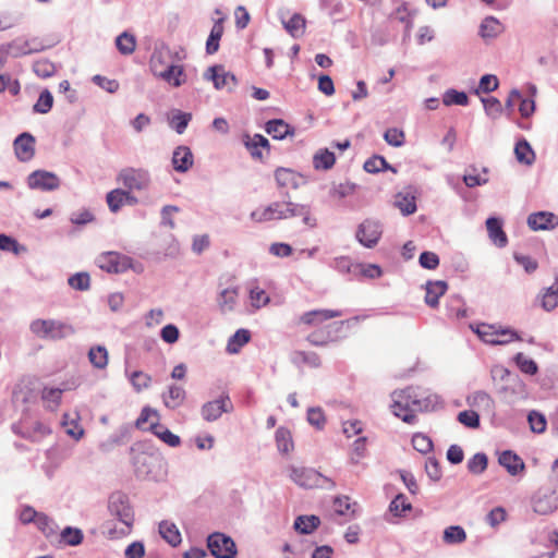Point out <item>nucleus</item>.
<instances>
[{
    "label": "nucleus",
    "instance_id": "nucleus-1",
    "mask_svg": "<svg viewBox=\"0 0 558 558\" xmlns=\"http://www.w3.org/2000/svg\"><path fill=\"white\" fill-rule=\"evenodd\" d=\"M184 58L183 50L172 51L165 44L157 45L149 58V69L157 78L172 87H180L187 81L184 66L179 63Z\"/></svg>",
    "mask_w": 558,
    "mask_h": 558
},
{
    "label": "nucleus",
    "instance_id": "nucleus-2",
    "mask_svg": "<svg viewBox=\"0 0 558 558\" xmlns=\"http://www.w3.org/2000/svg\"><path fill=\"white\" fill-rule=\"evenodd\" d=\"M391 398L392 413L409 424L414 423L416 412L434 410L440 403L437 395L427 393L414 387L393 391Z\"/></svg>",
    "mask_w": 558,
    "mask_h": 558
},
{
    "label": "nucleus",
    "instance_id": "nucleus-3",
    "mask_svg": "<svg viewBox=\"0 0 558 558\" xmlns=\"http://www.w3.org/2000/svg\"><path fill=\"white\" fill-rule=\"evenodd\" d=\"M108 510L113 518L123 524V527L118 531L112 526V523L108 521L102 525V533L112 538L128 534L134 522V512L128 496L120 492L111 494Z\"/></svg>",
    "mask_w": 558,
    "mask_h": 558
},
{
    "label": "nucleus",
    "instance_id": "nucleus-4",
    "mask_svg": "<svg viewBox=\"0 0 558 558\" xmlns=\"http://www.w3.org/2000/svg\"><path fill=\"white\" fill-rule=\"evenodd\" d=\"M29 329L36 337L46 340L65 339L75 332L72 325L57 319H35Z\"/></svg>",
    "mask_w": 558,
    "mask_h": 558
},
{
    "label": "nucleus",
    "instance_id": "nucleus-5",
    "mask_svg": "<svg viewBox=\"0 0 558 558\" xmlns=\"http://www.w3.org/2000/svg\"><path fill=\"white\" fill-rule=\"evenodd\" d=\"M472 330L478 338L487 344L505 345L512 341H520V335L510 327H502L501 325L480 324Z\"/></svg>",
    "mask_w": 558,
    "mask_h": 558
},
{
    "label": "nucleus",
    "instance_id": "nucleus-6",
    "mask_svg": "<svg viewBox=\"0 0 558 558\" xmlns=\"http://www.w3.org/2000/svg\"><path fill=\"white\" fill-rule=\"evenodd\" d=\"M290 478L303 488H326L332 489L336 484L314 469L303 466H291Z\"/></svg>",
    "mask_w": 558,
    "mask_h": 558
},
{
    "label": "nucleus",
    "instance_id": "nucleus-7",
    "mask_svg": "<svg viewBox=\"0 0 558 558\" xmlns=\"http://www.w3.org/2000/svg\"><path fill=\"white\" fill-rule=\"evenodd\" d=\"M163 459L157 454L141 452L134 457L135 473L140 478L158 481L163 475Z\"/></svg>",
    "mask_w": 558,
    "mask_h": 558
},
{
    "label": "nucleus",
    "instance_id": "nucleus-8",
    "mask_svg": "<svg viewBox=\"0 0 558 558\" xmlns=\"http://www.w3.org/2000/svg\"><path fill=\"white\" fill-rule=\"evenodd\" d=\"M117 181L121 183L126 191H147L151 184V178L148 170L143 168H124L118 175Z\"/></svg>",
    "mask_w": 558,
    "mask_h": 558
},
{
    "label": "nucleus",
    "instance_id": "nucleus-9",
    "mask_svg": "<svg viewBox=\"0 0 558 558\" xmlns=\"http://www.w3.org/2000/svg\"><path fill=\"white\" fill-rule=\"evenodd\" d=\"M207 547L216 558H235L238 550L234 541L223 533L215 532L207 538Z\"/></svg>",
    "mask_w": 558,
    "mask_h": 558
},
{
    "label": "nucleus",
    "instance_id": "nucleus-10",
    "mask_svg": "<svg viewBox=\"0 0 558 558\" xmlns=\"http://www.w3.org/2000/svg\"><path fill=\"white\" fill-rule=\"evenodd\" d=\"M205 81L213 82L217 90L232 92L238 85V78L231 72L226 71L221 64L209 66L203 74Z\"/></svg>",
    "mask_w": 558,
    "mask_h": 558
},
{
    "label": "nucleus",
    "instance_id": "nucleus-11",
    "mask_svg": "<svg viewBox=\"0 0 558 558\" xmlns=\"http://www.w3.org/2000/svg\"><path fill=\"white\" fill-rule=\"evenodd\" d=\"M383 233V228L379 221L373 219L364 220L356 230V240L365 247H374Z\"/></svg>",
    "mask_w": 558,
    "mask_h": 558
},
{
    "label": "nucleus",
    "instance_id": "nucleus-12",
    "mask_svg": "<svg viewBox=\"0 0 558 558\" xmlns=\"http://www.w3.org/2000/svg\"><path fill=\"white\" fill-rule=\"evenodd\" d=\"M27 185L32 190L54 191L60 186V179L53 172L35 170L27 177Z\"/></svg>",
    "mask_w": 558,
    "mask_h": 558
},
{
    "label": "nucleus",
    "instance_id": "nucleus-13",
    "mask_svg": "<svg viewBox=\"0 0 558 558\" xmlns=\"http://www.w3.org/2000/svg\"><path fill=\"white\" fill-rule=\"evenodd\" d=\"M233 410V404L229 396L223 395L219 399L208 401L203 404L201 413L205 421L214 422L218 420L222 413H230Z\"/></svg>",
    "mask_w": 558,
    "mask_h": 558
},
{
    "label": "nucleus",
    "instance_id": "nucleus-14",
    "mask_svg": "<svg viewBox=\"0 0 558 558\" xmlns=\"http://www.w3.org/2000/svg\"><path fill=\"white\" fill-rule=\"evenodd\" d=\"M498 392L504 401L509 404H513L526 397L525 384L518 375L515 377H511L510 381L505 385H500Z\"/></svg>",
    "mask_w": 558,
    "mask_h": 558
},
{
    "label": "nucleus",
    "instance_id": "nucleus-15",
    "mask_svg": "<svg viewBox=\"0 0 558 558\" xmlns=\"http://www.w3.org/2000/svg\"><path fill=\"white\" fill-rule=\"evenodd\" d=\"M97 265L107 272H122L128 268V258L116 252H107L97 258Z\"/></svg>",
    "mask_w": 558,
    "mask_h": 558
},
{
    "label": "nucleus",
    "instance_id": "nucleus-16",
    "mask_svg": "<svg viewBox=\"0 0 558 558\" xmlns=\"http://www.w3.org/2000/svg\"><path fill=\"white\" fill-rule=\"evenodd\" d=\"M283 219L302 217L303 223L310 228L316 227V218L311 214V207L304 204L284 202Z\"/></svg>",
    "mask_w": 558,
    "mask_h": 558
},
{
    "label": "nucleus",
    "instance_id": "nucleus-17",
    "mask_svg": "<svg viewBox=\"0 0 558 558\" xmlns=\"http://www.w3.org/2000/svg\"><path fill=\"white\" fill-rule=\"evenodd\" d=\"M527 226L534 231L553 230L558 226V216L549 211L533 213L527 217Z\"/></svg>",
    "mask_w": 558,
    "mask_h": 558
},
{
    "label": "nucleus",
    "instance_id": "nucleus-18",
    "mask_svg": "<svg viewBox=\"0 0 558 558\" xmlns=\"http://www.w3.org/2000/svg\"><path fill=\"white\" fill-rule=\"evenodd\" d=\"M14 150L21 161H28L35 154V138L29 133H22L14 141Z\"/></svg>",
    "mask_w": 558,
    "mask_h": 558
},
{
    "label": "nucleus",
    "instance_id": "nucleus-19",
    "mask_svg": "<svg viewBox=\"0 0 558 558\" xmlns=\"http://www.w3.org/2000/svg\"><path fill=\"white\" fill-rule=\"evenodd\" d=\"M275 179L280 187L296 190L305 183L304 178L288 168H278L275 172Z\"/></svg>",
    "mask_w": 558,
    "mask_h": 558
},
{
    "label": "nucleus",
    "instance_id": "nucleus-20",
    "mask_svg": "<svg viewBox=\"0 0 558 558\" xmlns=\"http://www.w3.org/2000/svg\"><path fill=\"white\" fill-rule=\"evenodd\" d=\"M498 462L512 476L518 475L525 468L523 460L517 453H514L510 450H506V451L501 452L498 458Z\"/></svg>",
    "mask_w": 558,
    "mask_h": 558
},
{
    "label": "nucleus",
    "instance_id": "nucleus-21",
    "mask_svg": "<svg viewBox=\"0 0 558 558\" xmlns=\"http://www.w3.org/2000/svg\"><path fill=\"white\" fill-rule=\"evenodd\" d=\"M172 165L175 171L186 172L193 166V154L187 146H178L172 154Z\"/></svg>",
    "mask_w": 558,
    "mask_h": 558
},
{
    "label": "nucleus",
    "instance_id": "nucleus-22",
    "mask_svg": "<svg viewBox=\"0 0 558 558\" xmlns=\"http://www.w3.org/2000/svg\"><path fill=\"white\" fill-rule=\"evenodd\" d=\"M486 229L492 242L498 247H505L508 243L506 233L502 230V222L496 217L486 220Z\"/></svg>",
    "mask_w": 558,
    "mask_h": 558
},
{
    "label": "nucleus",
    "instance_id": "nucleus-23",
    "mask_svg": "<svg viewBox=\"0 0 558 558\" xmlns=\"http://www.w3.org/2000/svg\"><path fill=\"white\" fill-rule=\"evenodd\" d=\"M186 393L183 387L179 385H170L161 396L163 404L170 410L178 409L185 400Z\"/></svg>",
    "mask_w": 558,
    "mask_h": 558
},
{
    "label": "nucleus",
    "instance_id": "nucleus-24",
    "mask_svg": "<svg viewBox=\"0 0 558 558\" xmlns=\"http://www.w3.org/2000/svg\"><path fill=\"white\" fill-rule=\"evenodd\" d=\"M448 284L444 280L428 281L426 283L425 302L430 307H436L439 303V298L447 291Z\"/></svg>",
    "mask_w": 558,
    "mask_h": 558
},
{
    "label": "nucleus",
    "instance_id": "nucleus-25",
    "mask_svg": "<svg viewBox=\"0 0 558 558\" xmlns=\"http://www.w3.org/2000/svg\"><path fill=\"white\" fill-rule=\"evenodd\" d=\"M533 510L538 514H548L557 508L556 498L553 494L538 493L532 500Z\"/></svg>",
    "mask_w": 558,
    "mask_h": 558
},
{
    "label": "nucleus",
    "instance_id": "nucleus-26",
    "mask_svg": "<svg viewBox=\"0 0 558 558\" xmlns=\"http://www.w3.org/2000/svg\"><path fill=\"white\" fill-rule=\"evenodd\" d=\"M340 311H332V310H315L307 313H304L300 322L306 325H317L320 324L327 319L335 318L341 316Z\"/></svg>",
    "mask_w": 558,
    "mask_h": 558
},
{
    "label": "nucleus",
    "instance_id": "nucleus-27",
    "mask_svg": "<svg viewBox=\"0 0 558 558\" xmlns=\"http://www.w3.org/2000/svg\"><path fill=\"white\" fill-rule=\"evenodd\" d=\"M265 130L274 140H283L287 136L294 134V129L281 119L268 121Z\"/></svg>",
    "mask_w": 558,
    "mask_h": 558
},
{
    "label": "nucleus",
    "instance_id": "nucleus-28",
    "mask_svg": "<svg viewBox=\"0 0 558 558\" xmlns=\"http://www.w3.org/2000/svg\"><path fill=\"white\" fill-rule=\"evenodd\" d=\"M159 533L161 537L171 546L175 547L181 543V533L178 526L170 521H161L159 523Z\"/></svg>",
    "mask_w": 558,
    "mask_h": 558
},
{
    "label": "nucleus",
    "instance_id": "nucleus-29",
    "mask_svg": "<svg viewBox=\"0 0 558 558\" xmlns=\"http://www.w3.org/2000/svg\"><path fill=\"white\" fill-rule=\"evenodd\" d=\"M148 429L170 447H178L181 444V439L178 435H174L158 422H151Z\"/></svg>",
    "mask_w": 558,
    "mask_h": 558
},
{
    "label": "nucleus",
    "instance_id": "nucleus-30",
    "mask_svg": "<svg viewBox=\"0 0 558 558\" xmlns=\"http://www.w3.org/2000/svg\"><path fill=\"white\" fill-rule=\"evenodd\" d=\"M336 162V156L327 148L318 149L313 156V167L316 170H329Z\"/></svg>",
    "mask_w": 558,
    "mask_h": 558
},
{
    "label": "nucleus",
    "instance_id": "nucleus-31",
    "mask_svg": "<svg viewBox=\"0 0 558 558\" xmlns=\"http://www.w3.org/2000/svg\"><path fill=\"white\" fill-rule=\"evenodd\" d=\"M320 524V519L317 515H299L294 520L293 527L300 534H311Z\"/></svg>",
    "mask_w": 558,
    "mask_h": 558
},
{
    "label": "nucleus",
    "instance_id": "nucleus-32",
    "mask_svg": "<svg viewBox=\"0 0 558 558\" xmlns=\"http://www.w3.org/2000/svg\"><path fill=\"white\" fill-rule=\"evenodd\" d=\"M282 24L292 37L299 38L305 32L306 21L300 13H294L288 21L282 20Z\"/></svg>",
    "mask_w": 558,
    "mask_h": 558
},
{
    "label": "nucleus",
    "instance_id": "nucleus-33",
    "mask_svg": "<svg viewBox=\"0 0 558 558\" xmlns=\"http://www.w3.org/2000/svg\"><path fill=\"white\" fill-rule=\"evenodd\" d=\"M236 298H238V289H235V288L223 289L217 298V303H218L219 310L222 313L233 311V308L236 304Z\"/></svg>",
    "mask_w": 558,
    "mask_h": 558
},
{
    "label": "nucleus",
    "instance_id": "nucleus-34",
    "mask_svg": "<svg viewBox=\"0 0 558 558\" xmlns=\"http://www.w3.org/2000/svg\"><path fill=\"white\" fill-rule=\"evenodd\" d=\"M78 421V414H75L74 416L70 414H64L62 420V426L64 428V432L70 437L74 438L75 440H80L84 436V429L83 427L77 423Z\"/></svg>",
    "mask_w": 558,
    "mask_h": 558
},
{
    "label": "nucleus",
    "instance_id": "nucleus-35",
    "mask_svg": "<svg viewBox=\"0 0 558 558\" xmlns=\"http://www.w3.org/2000/svg\"><path fill=\"white\" fill-rule=\"evenodd\" d=\"M395 206L404 216L412 215L416 211L415 197L410 193H398L395 198Z\"/></svg>",
    "mask_w": 558,
    "mask_h": 558
},
{
    "label": "nucleus",
    "instance_id": "nucleus-36",
    "mask_svg": "<svg viewBox=\"0 0 558 558\" xmlns=\"http://www.w3.org/2000/svg\"><path fill=\"white\" fill-rule=\"evenodd\" d=\"M514 155L520 163L531 166L535 160V154L525 140H521L515 144Z\"/></svg>",
    "mask_w": 558,
    "mask_h": 558
},
{
    "label": "nucleus",
    "instance_id": "nucleus-37",
    "mask_svg": "<svg viewBox=\"0 0 558 558\" xmlns=\"http://www.w3.org/2000/svg\"><path fill=\"white\" fill-rule=\"evenodd\" d=\"M501 24L493 16L484 19L480 25V35L484 39L495 38L501 33Z\"/></svg>",
    "mask_w": 558,
    "mask_h": 558
},
{
    "label": "nucleus",
    "instance_id": "nucleus-38",
    "mask_svg": "<svg viewBox=\"0 0 558 558\" xmlns=\"http://www.w3.org/2000/svg\"><path fill=\"white\" fill-rule=\"evenodd\" d=\"M88 360L90 364L98 368L104 369L108 365V351L104 345H94L88 351Z\"/></svg>",
    "mask_w": 558,
    "mask_h": 558
},
{
    "label": "nucleus",
    "instance_id": "nucleus-39",
    "mask_svg": "<svg viewBox=\"0 0 558 558\" xmlns=\"http://www.w3.org/2000/svg\"><path fill=\"white\" fill-rule=\"evenodd\" d=\"M35 525L47 538L54 537L59 529L58 524L43 512L37 517Z\"/></svg>",
    "mask_w": 558,
    "mask_h": 558
},
{
    "label": "nucleus",
    "instance_id": "nucleus-40",
    "mask_svg": "<svg viewBox=\"0 0 558 558\" xmlns=\"http://www.w3.org/2000/svg\"><path fill=\"white\" fill-rule=\"evenodd\" d=\"M126 197H129V191L126 190L116 189L110 191L106 196L109 209L112 213L119 211L121 207L125 204Z\"/></svg>",
    "mask_w": 558,
    "mask_h": 558
},
{
    "label": "nucleus",
    "instance_id": "nucleus-41",
    "mask_svg": "<svg viewBox=\"0 0 558 558\" xmlns=\"http://www.w3.org/2000/svg\"><path fill=\"white\" fill-rule=\"evenodd\" d=\"M250 341V332L245 329H239L230 337L227 343V352L234 354Z\"/></svg>",
    "mask_w": 558,
    "mask_h": 558
},
{
    "label": "nucleus",
    "instance_id": "nucleus-42",
    "mask_svg": "<svg viewBox=\"0 0 558 558\" xmlns=\"http://www.w3.org/2000/svg\"><path fill=\"white\" fill-rule=\"evenodd\" d=\"M116 46L120 53L129 56L135 50L136 39L134 35L123 32L116 38Z\"/></svg>",
    "mask_w": 558,
    "mask_h": 558
},
{
    "label": "nucleus",
    "instance_id": "nucleus-43",
    "mask_svg": "<svg viewBox=\"0 0 558 558\" xmlns=\"http://www.w3.org/2000/svg\"><path fill=\"white\" fill-rule=\"evenodd\" d=\"M466 539V533L460 525H451L445 529L442 541L446 544H462Z\"/></svg>",
    "mask_w": 558,
    "mask_h": 558
},
{
    "label": "nucleus",
    "instance_id": "nucleus-44",
    "mask_svg": "<svg viewBox=\"0 0 558 558\" xmlns=\"http://www.w3.org/2000/svg\"><path fill=\"white\" fill-rule=\"evenodd\" d=\"M223 33V26L221 24V21H218L214 24L209 37L206 41V51L209 54H213L218 51L219 49V40Z\"/></svg>",
    "mask_w": 558,
    "mask_h": 558
},
{
    "label": "nucleus",
    "instance_id": "nucleus-45",
    "mask_svg": "<svg viewBox=\"0 0 558 558\" xmlns=\"http://www.w3.org/2000/svg\"><path fill=\"white\" fill-rule=\"evenodd\" d=\"M542 299V307L550 312L558 305V281L547 288L545 292L541 296Z\"/></svg>",
    "mask_w": 558,
    "mask_h": 558
},
{
    "label": "nucleus",
    "instance_id": "nucleus-46",
    "mask_svg": "<svg viewBox=\"0 0 558 558\" xmlns=\"http://www.w3.org/2000/svg\"><path fill=\"white\" fill-rule=\"evenodd\" d=\"M277 448L282 453H289L293 449V441L290 432L287 428L279 427L276 430Z\"/></svg>",
    "mask_w": 558,
    "mask_h": 558
},
{
    "label": "nucleus",
    "instance_id": "nucleus-47",
    "mask_svg": "<svg viewBox=\"0 0 558 558\" xmlns=\"http://www.w3.org/2000/svg\"><path fill=\"white\" fill-rule=\"evenodd\" d=\"M2 53L13 58L26 56V38L19 37L12 40L5 46V48L2 47Z\"/></svg>",
    "mask_w": 558,
    "mask_h": 558
},
{
    "label": "nucleus",
    "instance_id": "nucleus-48",
    "mask_svg": "<svg viewBox=\"0 0 558 558\" xmlns=\"http://www.w3.org/2000/svg\"><path fill=\"white\" fill-rule=\"evenodd\" d=\"M191 119V113H185L177 110L170 118L169 124L173 130L177 131L178 134H183Z\"/></svg>",
    "mask_w": 558,
    "mask_h": 558
},
{
    "label": "nucleus",
    "instance_id": "nucleus-49",
    "mask_svg": "<svg viewBox=\"0 0 558 558\" xmlns=\"http://www.w3.org/2000/svg\"><path fill=\"white\" fill-rule=\"evenodd\" d=\"M442 102L446 106H466L469 104V97L464 92H459L451 88L445 92L442 96Z\"/></svg>",
    "mask_w": 558,
    "mask_h": 558
},
{
    "label": "nucleus",
    "instance_id": "nucleus-50",
    "mask_svg": "<svg viewBox=\"0 0 558 558\" xmlns=\"http://www.w3.org/2000/svg\"><path fill=\"white\" fill-rule=\"evenodd\" d=\"M63 390L60 388H44L41 398L46 407L50 410H56L61 401Z\"/></svg>",
    "mask_w": 558,
    "mask_h": 558
},
{
    "label": "nucleus",
    "instance_id": "nucleus-51",
    "mask_svg": "<svg viewBox=\"0 0 558 558\" xmlns=\"http://www.w3.org/2000/svg\"><path fill=\"white\" fill-rule=\"evenodd\" d=\"M61 539L70 545L77 546L83 542V532L77 527L66 526L60 533Z\"/></svg>",
    "mask_w": 558,
    "mask_h": 558
},
{
    "label": "nucleus",
    "instance_id": "nucleus-52",
    "mask_svg": "<svg viewBox=\"0 0 558 558\" xmlns=\"http://www.w3.org/2000/svg\"><path fill=\"white\" fill-rule=\"evenodd\" d=\"M52 105L53 96L48 89H45L40 93L36 104L33 107V110L34 112L45 114L51 110Z\"/></svg>",
    "mask_w": 558,
    "mask_h": 558
},
{
    "label": "nucleus",
    "instance_id": "nucleus-53",
    "mask_svg": "<svg viewBox=\"0 0 558 558\" xmlns=\"http://www.w3.org/2000/svg\"><path fill=\"white\" fill-rule=\"evenodd\" d=\"M34 73L41 78H48L56 73V65L47 59H40L33 64Z\"/></svg>",
    "mask_w": 558,
    "mask_h": 558
},
{
    "label": "nucleus",
    "instance_id": "nucleus-54",
    "mask_svg": "<svg viewBox=\"0 0 558 558\" xmlns=\"http://www.w3.org/2000/svg\"><path fill=\"white\" fill-rule=\"evenodd\" d=\"M468 402L472 407L483 408V409H492L494 401L492 397L485 391H475L471 396L468 397Z\"/></svg>",
    "mask_w": 558,
    "mask_h": 558
},
{
    "label": "nucleus",
    "instance_id": "nucleus-55",
    "mask_svg": "<svg viewBox=\"0 0 558 558\" xmlns=\"http://www.w3.org/2000/svg\"><path fill=\"white\" fill-rule=\"evenodd\" d=\"M129 378L131 385L137 392L148 388L151 383V377L142 371H134L130 374Z\"/></svg>",
    "mask_w": 558,
    "mask_h": 558
},
{
    "label": "nucleus",
    "instance_id": "nucleus-56",
    "mask_svg": "<svg viewBox=\"0 0 558 558\" xmlns=\"http://www.w3.org/2000/svg\"><path fill=\"white\" fill-rule=\"evenodd\" d=\"M488 459L485 453H475L468 461V470L473 474H482L487 468Z\"/></svg>",
    "mask_w": 558,
    "mask_h": 558
},
{
    "label": "nucleus",
    "instance_id": "nucleus-57",
    "mask_svg": "<svg viewBox=\"0 0 558 558\" xmlns=\"http://www.w3.org/2000/svg\"><path fill=\"white\" fill-rule=\"evenodd\" d=\"M364 170L369 173H377L383 170L391 169L386 159L381 156H373L368 158L363 166Z\"/></svg>",
    "mask_w": 558,
    "mask_h": 558
},
{
    "label": "nucleus",
    "instance_id": "nucleus-58",
    "mask_svg": "<svg viewBox=\"0 0 558 558\" xmlns=\"http://www.w3.org/2000/svg\"><path fill=\"white\" fill-rule=\"evenodd\" d=\"M245 145L254 158H260L262 153L259 150V147H268L269 143L265 136H263L260 134H255L252 138H250L245 143Z\"/></svg>",
    "mask_w": 558,
    "mask_h": 558
},
{
    "label": "nucleus",
    "instance_id": "nucleus-59",
    "mask_svg": "<svg viewBox=\"0 0 558 558\" xmlns=\"http://www.w3.org/2000/svg\"><path fill=\"white\" fill-rule=\"evenodd\" d=\"M486 114L496 120L502 114V105L495 97L482 98Z\"/></svg>",
    "mask_w": 558,
    "mask_h": 558
},
{
    "label": "nucleus",
    "instance_id": "nucleus-60",
    "mask_svg": "<svg viewBox=\"0 0 558 558\" xmlns=\"http://www.w3.org/2000/svg\"><path fill=\"white\" fill-rule=\"evenodd\" d=\"M411 504L407 500L403 494L397 495L396 498L389 505L390 512H392L397 517L402 515L404 511L411 510Z\"/></svg>",
    "mask_w": 558,
    "mask_h": 558
},
{
    "label": "nucleus",
    "instance_id": "nucleus-61",
    "mask_svg": "<svg viewBox=\"0 0 558 558\" xmlns=\"http://www.w3.org/2000/svg\"><path fill=\"white\" fill-rule=\"evenodd\" d=\"M71 288L80 291L88 290L89 288V275L87 272H77L71 276L68 280Z\"/></svg>",
    "mask_w": 558,
    "mask_h": 558
},
{
    "label": "nucleus",
    "instance_id": "nucleus-62",
    "mask_svg": "<svg viewBox=\"0 0 558 558\" xmlns=\"http://www.w3.org/2000/svg\"><path fill=\"white\" fill-rule=\"evenodd\" d=\"M527 421L530 423L531 429L534 433H543L546 429V418L545 416L537 412V411H531L527 415Z\"/></svg>",
    "mask_w": 558,
    "mask_h": 558
},
{
    "label": "nucleus",
    "instance_id": "nucleus-63",
    "mask_svg": "<svg viewBox=\"0 0 558 558\" xmlns=\"http://www.w3.org/2000/svg\"><path fill=\"white\" fill-rule=\"evenodd\" d=\"M307 422L318 429L325 426L326 418L322 408L315 407L307 410Z\"/></svg>",
    "mask_w": 558,
    "mask_h": 558
},
{
    "label": "nucleus",
    "instance_id": "nucleus-64",
    "mask_svg": "<svg viewBox=\"0 0 558 558\" xmlns=\"http://www.w3.org/2000/svg\"><path fill=\"white\" fill-rule=\"evenodd\" d=\"M514 360L521 372L529 375H534L537 373V364L533 360L524 356L523 353H518Z\"/></svg>",
    "mask_w": 558,
    "mask_h": 558
}]
</instances>
